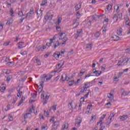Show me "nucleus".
I'll use <instances>...</instances> for the list:
<instances>
[{"mask_svg":"<svg viewBox=\"0 0 130 130\" xmlns=\"http://www.w3.org/2000/svg\"><path fill=\"white\" fill-rule=\"evenodd\" d=\"M54 118H55V117H53L50 119V122H52L53 123L52 130L57 129V126L59 125V121L55 120Z\"/></svg>","mask_w":130,"mask_h":130,"instance_id":"obj_1","label":"nucleus"},{"mask_svg":"<svg viewBox=\"0 0 130 130\" xmlns=\"http://www.w3.org/2000/svg\"><path fill=\"white\" fill-rule=\"evenodd\" d=\"M94 82V80L91 81V82H87L86 83L84 84V85L83 86V89H82L80 90V93H85L87 91V89L88 88H90L91 87V83H93Z\"/></svg>","mask_w":130,"mask_h":130,"instance_id":"obj_2","label":"nucleus"},{"mask_svg":"<svg viewBox=\"0 0 130 130\" xmlns=\"http://www.w3.org/2000/svg\"><path fill=\"white\" fill-rule=\"evenodd\" d=\"M40 83H41L40 84V86L41 87H40L38 90V91H37V92H38L39 94H40V93L42 92V90L43 89V86H44V81H42L40 82Z\"/></svg>","mask_w":130,"mask_h":130,"instance_id":"obj_3","label":"nucleus"},{"mask_svg":"<svg viewBox=\"0 0 130 130\" xmlns=\"http://www.w3.org/2000/svg\"><path fill=\"white\" fill-rule=\"evenodd\" d=\"M130 116L127 115H123L119 117L120 120L121 121H124V120H126L128 118H129Z\"/></svg>","mask_w":130,"mask_h":130,"instance_id":"obj_4","label":"nucleus"},{"mask_svg":"<svg viewBox=\"0 0 130 130\" xmlns=\"http://www.w3.org/2000/svg\"><path fill=\"white\" fill-rule=\"evenodd\" d=\"M82 122V120L81 118H78L76 120L75 125L77 127H79L81 126V123Z\"/></svg>","mask_w":130,"mask_h":130,"instance_id":"obj_5","label":"nucleus"},{"mask_svg":"<svg viewBox=\"0 0 130 130\" xmlns=\"http://www.w3.org/2000/svg\"><path fill=\"white\" fill-rule=\"evenodd\" d=\"M61 56V55L60 54V52L59 51L55 52L53 55V57H54V58L56 59H58V58H59V56Z\"/></svg>","mask_w":130,"mask_h":130,"instance_id":"obj_6","label":"nucleus"},{"mask_svg":"<svg viewBox=\"0 0 130 130\" xmlns=\"http://www.w3.org/2000/svg\"><path fill=\"white\" fill-rule=\"evenodd\" d=\"M82 32H83V29H79L77 31L76 34H75V39H78V37H80L81 36V34H82Z\"/></svg>","mask_w":130,"mask_h":130,"instance_id":"obj_7","label":"nucleus"},{"mask_svg":"<svg viewBox=\"0 0 130 130\" xmlns=\"http://www.w3.org/2000/svg\"><path fill=\"white\" fill-rule=\"evenodd\" d=\"M23 117L24 119H26V118H31L32 117V114L26 112L23 113Z\"/></svg>","mask_w":130,"mask_h":130,"instance_id":"obj_8","label":"nucleus"},{"mask_svg":"<svg viewBox=\"0 0 130 130\" xmlns=\"http://www.w3.org/2000/svg\"><path fill=\"white\" fill-rule=\"evenodd\" d=\"M124 20H125L126 25L127 26H130L129 18H128V16L127 15H125V16H124Z\"/></svg>","mask_w":130,"mask_h":130,"instance_id":"obj_9","label":"nucleus"},{"mask_svg":"<svg viewBox=\"0 0 130 130\" xmlns=\"http://www.w3.org/2000/svg\"><path fill=\"white\" fill-rule=\"evenodd\" d=\"M92 73H93V74H95V76L96 77H99V76H100L101 75L102 72L100 71L99 73V71H97L95 69H93L92 70Z\"/></svg>","mask_w":130,"mask_h":130,"instance_id":"obj_10","label":"nucleus"},{"mask_svg":"<svg viewBox=\"0 0 130 130\" xmlns=\"http://www.w3.org/2000/svg\"><path fill=\"white\" fill-rule=\"evenodd\" d=\"M73 24L74 25H76V26L73 27V29H76V28L78 27V25L80 24V19H76Z\"/></svg>","mask_w":130,"mask_h":130,"instance_id":"obj_11","label":"nucleus"},{"mask_svg":"<svg viewBox=\"0 0 130 130\" xmlns=\"http://www.w3.org/2000/svg\"><path fill=\"white\" fill-rule=\"evenodd\" d=\"M92 46H93V45L91 43L87 44L85 48L86 51L91 50L92 49Z\"/></svg>","mask_w":130,"mask_h":130,"instance_id":"obj_12","label":"nucleus"},{"mask_svg":"<svg viewBox=\"0 0 130 130\" xmlns=\"http://www.w3.org/2000/svg\"><path fill=\"white\" fill-rule=\"evenodd\" d=\"M114 115H115V113H111L110 114V115L109 116L108 120L109 121H112V119H114Z\"/></svg>","mask_w":130,"mask_h":130,"instance_id":"obj_13","label":"nucleus"},{"mask_svg":"<svg viewBox=\"0 0 130 130\" xmlns=\"http://www.w3.org/2000/svg\"><path fill=\"white\" fill-rule=\"evenodd\" d=\"M33 14H34V11H33V9H30V11L26 14L25 17L29 18V17H31V16H32Z\"/></svg>","mask_w":130,"mask_h":130,"instance_id":"obj_14","label":"nucleus"},{"mask_svg":"<svg viewBox=\"0 0 130 130\" xmlns=\"http://www.w3.org/2000/svg\"><path fill=\"white\" fill-rule=\"evenodd\" d=\"M75 11L77 12V11H79L81 8H82V4L81 3H79L77 5H76L75 7Z\"/></svg>","mask_w":130,"mask_h":130,"instance_id":"obj_15","label":"nucleus"},{"mask_svg":"<svg viewBox=\"0 0 130 130\" xmlns=\"http://www.w3.org/2000/svg\"><path fill=\"white\" fill-rule=\"evenodd\" d=\"M52 17H53V15H50L49 16L46 15L44 19L45 20H52Z\"/></svg>","mask_w":130,"mask_h":130,"instance_id":"obj_16","label":"nucleus"},{"mask_svg":"<svg viewBox=\"0 0 130 130\" xmlns=\"http://www.w3.org/2000/svg\"><path fill=\"white\" fill-rule=\"evenodd\" d=\"M13 22H14L13 18H9L6 23V25H11V24H12Z\"/></svg>","mask_w":130,"mask_h":130,"instance_id":"obj_17","label":"nucleus"},{"mask_svg":"<svg viewBox=\"0 0 130 130\" xmlns=\"http://www.w3.org/2000/svg\"><path fill=\"white\" fill-rule=\"evenodd\" d=\"M18 44V48L19 49H21V48H23V47H25V46H26V45L24 44V42H19Z\"/></svg>","mask_w":130,"mask_h":130,"instance_id":"obj_18","label":"nucleus"},{"mask_svg":"<svg viewBox=\"0 0 130 130\" xmlns=\"http://www.w3.org/2000/svg\"><path fill=\"white\" fill-rule=\"evenodd\" d=\"M41 79H42V81H44H44L45 80V79H46L47 81H49L51 80V77L47 78V76H42Z\"/></svg>","mask_w":130,"mask_h":130,"instance_id":"obj_19","label":"nucleus"},{"mask_svg":"<svg viewBox=\"0 0 130 130\" xmlns=\"http://www.w3.org/2000/svg\"><path fill=\"white\" fill-rule=\"evenodd\" d=\"M37 14L38 15V19H39V18H41V17H42V11L41 10H40L38 12H37Z\"/></svg>","mask_w":130,"mask_h":130,"instance_id":"obj_20","label":"nucleus"},{"mask_svg":"<svg viewBox=\"0 0 130 130\" xmlns=\"http://www.w3.org/2000/svg\"><path fill=\"white\" fill-rule=\"evenodd\" d=\"M117 34L119 36H121V35H122V28H119L117 30Z\"/></svg>","mask_w":130,"mask_h":130,"instance_id":"obj_21","label":"nucleus"},{"mask_svg":"<svg viewBox=\"0 0 130 130\" xmlns=\"http://www.w3.org/2000/svg\"><path fill=\"white\" fill-rule=\"evenodd\" d=\"M123 60H124V61L123 62L124 66H126L127 63H128V61L129 60V58H126L125 59H124Z\"/></svg>","mask_w":130,"mask_h":130,"instance_id":"obj_22","label":"nucleus"},{"mask_svg":"<svg viewBox=\"0 0 130 130\" xmlns=\"http://www.w3.org/2000/svg\"><path fill=\"white\" fill-rule=\"evenodd\" d=\"M107 11H111L112 10V4H109L106 8Z\"/></svg>","mask_w":130,"mask_h":130,"instance_id":"obj_23","label":"nucleus"},{"mask_svg":"<svg viewBox=\"0 0 130 130\" xmlns=\"http://www.w3.org/2000/svg\"><path fill=\"white\" fill-rule=\"evenodd\" d=\"M112 38H115V39H114V41H118V40H121V39L119 37L116 36L112 37Z\"/></svg>","mask_w":130,"mask_h":130,"instance_id":"obj_24","label":"nucleus"},{"mask_svg":"<svg viewBox=\"0 0 130 130\" xmlns=\"http://www.w3.org/2000/svg\"><path fill=\"white\" fill-rule=\"evenodd\" d=\"M69 127V124L65 123L62 126V129H67Z\"/></svg>","mask_w":130,"mask_h":130,"instance_id":"obj_25","label":"nucleus"},{"mask_svg":"<svg viewBox=\"0 0 130 130\" xmlns=\"http://www.w3.org/2000/svg\"><path fill=\"white\" fill-rule=\"evenodd\" d=\"M113 19L114 20V22H117V20H118V17H117V15L114 14L113 17Z\"/></svg>","mask_w":130,"mask_h":130,"instance_id":"obj_26","label":"nucleus"},{"mask_svg":"<svg viewBox=\"0 0 130 130\" xmlns=\"http://www.w3.org/2000/svg\"><path fill=\"white\" fill-rule=\"evenodd\" d=\"M114 92V91L112 90L110 93L109 94V96L108 95V98H109L110 99H112L113 98V94L112 93Z\"/></svg>","mask_w":130,"mask_h":130,"instance_id":"obj_27","label":"nucleus"},{"mask_svg":"<svg viewBox=\"0 0 130 130\" xmlns=\"http://www.w3.org/2000/svg\"><path fill=\"white\" fill-rule=\"evenodd\" d=\"M14 64H15V62L14 61L8 62L7 63V65L8 66V67H13Z\"/></svg>","mask_w":130,"mask_h":130,"instance_id":"obj_28","label":"nucleus"},{"mask_svg":"<svg viewBox=\"0 0 130 130\" xmlns=\"http://www.w3.org/2000/svg\"><path fill=\"white\" fill-rule=\"evenodd\" d=\"M62 20V18H61V17H59L58 18L57 22H56V25H59V24L61 23Z\"/></svg>","mask_w":130,"mask_h":130,"instance_id":"obj_29","label":"nucleus"},{"mask_svg":"<svg viewBox=\"0 0 130 130\" xmlns=\"http://www.w3.org/2000/svg\"><path fill=\"white\" fill-rule=\"evenodd\" d=\"M63 43L61 44L62 45H63V44H66V42L68 41V38L64 37L62 38Z\"/></svg>","mask_w":130,"mask_h":130,"instance_id":"obj_30","label":"nucleus"},{"mask_svg":"<svg viewBox=\"0 0 130 130\" xmlns=\"http://www.w3.org/2000/svg\"><path fill=\"white\" fill-rule=\"evenodd\" d=\"M15 13V12H14V10H13V8H11L10 10V14L11 17H14V14Z\"/></svg>","mask_w":130,"mask_h":130,"instance_id":"obj_31","label":"nucleus"},{"mask_svg":"<svg viewBox=\"0 0 130 130\" xmlns=\"http://www.w3.org/2000/svg\"><path fill=\"white\" fill-rule=\"evenodd\" d=\"M103 33H106V30H107V26L106 25H104L102 27Z\"/></svg>","mask_w":130,"mask_h":130,"instance_id":"obj_32","label":"nucleus"},{"mask_svg":"<svg viewBox=\"0 0 130 130\" xmlns=\"http://www.w3.org/2000/svg\"><path fill=\"white\" fill-rule=\"evenodd\" d=\"M123 62H124V60H119L117 65L118 66V67H120L122 66V63H123Z\"/></svg>","mask_w":130,"mask_h":130,"instance_id":"obj_33","label":"nucleus"},{"mask_svg":"<svg viewBox=\"0 0 130 130\" xmlns=\"http://www.w3.org/2000/svg\"><path fill=\"white\" fill-rule=\"evenodd\" d=\"M60 44H61V43H59V42L57 41L54 45V48H56V47H58V46L60 45Z\"/></svg>","mask_w":130,"mask_h":130,"instance_id":"obj_34","label":"nucleus"},{"mask_svg":"<svg viewBox=\"0 0 130 130\" xmlns=\"http://www.w3.org/2000/svg\"><path fill=\"white\" fill-rule=\"evenodd\" d=\"M36 61L38 66H40L41 64V62L40 61V60L38 59V58H36Z\"/></svg>","mask_w":130,"mask_h":130,"instance_id":"obj_35","label":"nucleus"},{"mask_svg":"<svg viewBox=\"0 0 130 130\" xmlns=\"http://www.w3.org/2000/svg\"><path fill=\"white\" fill-rule=\"evenodd\" d=\"M128 94H129V92H127L126 91H124L121 95H123V96H127V95H128Z\"/></svg>","mask_w":130,"mask_h":130,"instance_id":"obj_36","label":"nucleus"},{"mask_svg":"<svg viewBox=\"0 0 130 130\" xmlns=\"http://www.w3.org/2000/svg\"><path fill=\"white\" fill-rule=\"evenodd\" d=\"M22 93H23V92H22V91L19 90L18 92L17 93V97H20L21 98V97H22Z\"/></svg>","mask_w":130,"mask_h":130,"instance_id":"obj_37","label":"nucleus"},{"mask_svg":"<svg viewBox=\"0 0 130 130\" xmlns=\"http://www.w3.org/2000/svg\"><path fill=\"white\" fill-rule=\"evenodd\" d=\"M115 9H116V13H119V6H118V5L114 6V10H115Z\"/></svg>","mask_w":130,"mask_h":130,"instance_id":"obj_38","label":"nucleus"},{"mask_svg":"<svg viewBox=\"0 0 130 130\" xmlns=\"http://www.w3.org/2000/svg\"><path fill=\"white\" fill-rule=\"evenodd\" d=\"M92 104H89L88 106H87V109H86V110H89V111H90V110H92Z\"/></svg>","mask_w":130,"mask_h":130,"instance_id":"obj_39","label":"nucleus"},{"mask_svg":"<svg viewBox=\"0 0 130 130\" xmlns=\"http://www.w3.org/2000/svg\"><path fill=\"white\" fill-rule=\"evenodd\" d=\"M24 100H25V98H22L21 99V101L19 102V103L18 104V106H20L22 104V103H23Z\"/></svg>","mask_w":130,"mask_h":130,"instance_id":"obj_40","label":"nucleus"},{"mask_svg":"<svg viewBox=\"0 0 130 130\" xmlns=\"http://www.w3.org/2000/svg\"><path fill=\"white\" fill-rule=\"evenodd\" d=\"M18 16L19 17H23L24 16H25V15L23 13V11H19Z\"/></svg>","mask_w":130,"mask_h":130,"instance_id":"obj_41","label":"nucleus"},{"mask_svg":"<svg viewBox=\"0 0 130 130\" xmlns=\"http://www.w3.org/2000/svg\"><path fill=\"white\" fill-rule=\"evenodd\" d=\"M81 16H82L81 15V14L80 13V12H77L76 13V17H77V19L79 20L80 18H81Z\"/></svg>","mask_w":130,"mask_h":130,"instance_id":"obj_42","label":"nucleus"},{"mask_svg":"<svg viewBox=\"0 0 130 130\" xmlns=\"http://www.w3.org/2000/svg\"><path fill=\"white\" fill-rule=\"evenodd\" d=\"M90 77H93V75L90 74H86L84 77V79H87L88 80V78H90Z\"/></svg>","mask_w":130,"mask_h":130,"instance_id":"obj_43","label":"nucleus"},{"mask_svg":"<svg viewBox=\"0 0 130 130\" xmlns=\"http://www.w3.org/2000/svg\"><path fill=\"white\" fill-rule=\"evenodd\" d=\"M47 4V0H43L41 4V6H45Z\"/></svg>","mask_w":130,"mask_h":130,"instance_id":"obj_44","label":"nucleus"},{"mask_svg":"<svg viewBox=\"0 0 130 130\" xmlns=\"http://www.w3.org/2000/svg\"><path fill=\"white\" fill-rule=\"evenodd\" d=\"M69 109H73V102L69 103Z\"/></svg>","mask_w":130,"mask_h":130,"instance_id":"obj_45","label":"nucleus"},{"mask_svg":"<svg viewBox=\"0 0 130 130\" xmlns=\"http://www.w3.org/2000/svg\"><path fill=\"white\" fill-rule=\"evenodd\" d=\"M90 93H91V90H88V92L84 96L85 99H86V98H88V96H89Z\"/></svg>","mask_w":130,"mask_h":130,"instance_id":"obj_46","label":"nucleus"},{"mask_svg":"<svg viewBox=\"0 0 130 130\" xmlns=\"http://www.w3.org/2000/svg\"><path fill=\"white\" fill-rule=\"evenodd\" d=\"M12 75H9L8 77H7V81L8 82H10V81H11V80H12Z\"/></svg>","mask_w":130,"mask_h":130,"instance_id":"obj_47","label":"nucleus"},{"mask_svg":"<svg viewBox=\"0 0 130 130\" xmlns=\"http://www.w3.org/2000/svg\"><path fill=\"white\" fill-rule=\"evenodd\" d=\"M26 112L27 113H30V114H31V113H32V109H31V108L27 109Z\"/></svg>","mask_w":130,"mask_h":130,"instance_id":"obj_48","label":"nucleus"},{"mask_svg":"<svg viewBox=\"0 0 130 130\" xmlns=\"http://www.w3.org/2000/svg\"><path fill=\"white\" fill-rule=\"evenodd\" d=\"M74 84H75V81H69L68 83V84L69 85V86H73Z\"/></svg>","mask_w":130,"mask_h":130,"instance_id":"obj_49","label":"nucleus"},{"mask_svg":"<svg viewBox=\"0 0 130 130\" xmlns=\"http://www.w3.org/2000/svg\"><path fill=\"white\" fill-rule=\"evenodd\" d=\"M42 130H47V125H44L42 126Z\"/></svg>","mask_w":130,"mask_h":130,"instance_id":"obj_50","label":"nucleus"},{"mask_svg":"<svg viewBox=\"0 0 130 130\" xmlns=\"http://www.w3.org/2000/svg\"><path fill=\"white\" fill-rule=\"evenodd\" d=\"M44 114L45 116H46V117H48V116H49V113H48V112L45 111L44 112Z\"/></svg>","mask_w":130,"mask_h":130,"instance_id":"obj_51","label":"nucleus"},{"mask_svg":"<svg viewBox=\"0 0 130 130\" xmlns=\"http://www.w3.org/2000/svg\"><path fill=\"white\" fill-rule=\"evenodd\" d=\"M105 116H106V114H103V116H102V117L100 118V121L102 122V121L103 120V119H104V117H105Z\"/></svg>","mask_w":130,"mask_h":130,"instance_id":"obj_52","label":"nucleus"},{"mask_svg":"<svg viewBox=\"0 0 130 130\" xmlns=\"http://www.w3.org/2000/svg\"><path fill=\"white\" fill-rule=\"evenodd\" d=\"M9 121H13L14 118L12 116V115H9Z\"/></svg>","mask_w":130,"mask_h":130,"instance_id":"obj_53","label":"nucleus"},{"mask_svg":"<svg viewBox=\"0 0 130 130\" xmlns=\"http://www.w3.org/2000/svg\"><path fill=\"white\" fill-rule=\"evenodd\" d=\"M94 36L95 37H99V36H100V32L99 31L96 32Z\"/></svg>","mask_w":130,"mask_h":130,"instance_id":"obj_54","label":"nucleus"},{"mask_svg":"<svg viewBox=\"0 0 130 130\" xmlns=\"http://www.w3.org/2000/svg\"><path fill=\"white\" fill-rule=\"evenodd\" d=\"M118 16L119 17V19H120V20H121L122 19V13H119L118 14Z\"/></svg>","mask_w":130,"mask_h":130,"instance_id":"obj_55","label":"nucleus"},{"mask_svg":"<svg viewBox=\"0 0 130 130\" xmlns=\"http://www.w3.org/2000/svg\"><path fill=\"white\" fill-rule=\"evenodd\" d=\"M85 74V71H81L80 73L79 74V77H82Z\"/></svg>","mask_w":130,"mask_h":130,"instance_id":"obj_56","label":"nucleus"},{"mask_svg":"<svg viewBox=\"0 0 130 130\" xmlns=\"http://www.w3.org/2000/svg\"><path fill=\"white\" fill-rule=\"evenodd\" d=\"M66 74H63L61 77L60 80L62 81V82H64L65 79H63V77H66Z\"/></svg>","mask_w":130,"mask_h":130,"instance_id":"obj_57","label":"nucleus"},{"mask_svg":"<svg viewBox=\"0 0 130 130\" xmlns=\"http://www.w3.org/2000/svg\"><path fill=\"white\" fill-rule=\"evenodd\" d=\"M40 48H41V46H37V47H36V50L37 51H40Z\"/></svg>","mask_w":130,"mask_h":130,"instance_id":"obj_58","label":"nucleus"},{"mask_svg":"<svg viewBox=\"0 0 130 130\" xmlns=\"http://www.w3.org/2000/svg\"><path fill=\"white\" fill-rule=\"evenodd\" d=\"M31 98L35 99V98H36V94H35V93H31Z\"/></svg>","mask_w":130,"mask_h":130,"instance_id":"obj_59","label":"nucleus"},{"mask_svg":"<svg viewBox=\"0 0 130 130\" xmlns=\"http://www.w3.org/2000/svg\"><path fill=\"white\" fill-rule=\"evenodd\" d=\"M25 19H26V17H22V19H20V23L22 24V23H23V20H25Z\"/></svg>","mask_w":130,"mask_h":130,"instance_id":"obj_60","label":"nucleus"},{"mask_svg":"<svg viewBox=\"0 0 130 130\" xmlns=\"http://www.w3.org/2000/svg\"><path fill=\"white\" fill-rule=\"evenodd\" d=\"M53 42H50V43H46V46L49 47L50 46H51V43H53Z\"/></svg>","mask_w":130,"mask_h":130,"instance_id":"obj_61","label":"nucleus"},{"mask_svg":"<svg viewBox=\"0 0 130 130\" xmlns=\"http://www.w3.org/2000/svg\"><path fill=\"white\" fill-rule=\"evenodd\" d=\"M86 114H91V110H86L85 112Z\"/></svg>","mask_w":130,"mask_h":130,"instance_id":"obj_62","label":"nucleus"},{"mask_svg":"<svg viewBox=\"0 0 130 130\" xmlns=\"http://www.w3.org/2000/svg\"><path fill=\"white\" fill-rule=\"evenodd\" d=\"M52 108L53 110H56V105H53L52 106Z\"/></svg>","mask_w":130,"mask_h":130,"instance_id":"obj_63","label":"nucleus"},{"mask_svg":"<svg viewBox=\"0 0 130 130\" xmlns=\"http://www.w3.org/2000/svg\"><path fill=\"white\" fill-rule=\"evenodd\" d=\"M110 123H111V121H109V120H107V121L106 123V125H109V124H110Z\"/></svg>","mask_w":130,"mask_h":130,"instance_id":"obj_64","label":"nucleus"}]
</instances>
